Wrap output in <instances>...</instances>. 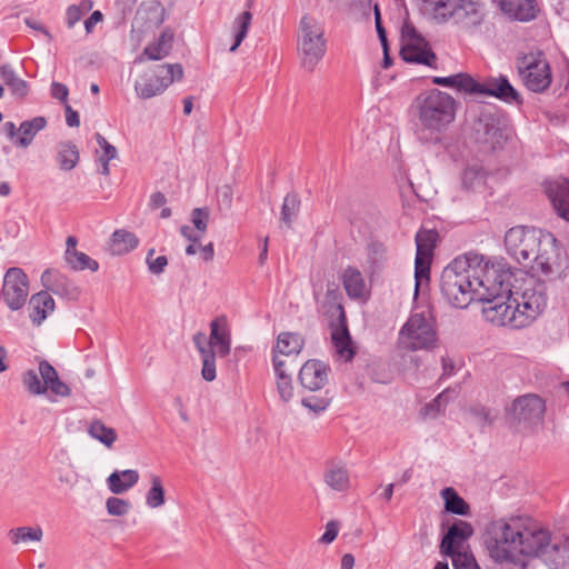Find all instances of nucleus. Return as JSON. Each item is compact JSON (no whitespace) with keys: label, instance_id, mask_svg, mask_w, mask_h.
<instances>
[{"label":"nucleus","instance_id":"38","mask_svg":"<svg viewBox=\"0 0 569 569\" xmlns=\"http://www.w3.org/2000/svg\"><path fill=\"white\" fill-rule=\"evenodd\" d=\"M57 162L61 170L70 171L77 167L80 156L77 146L70 141L57 146Z\"/></svg>","mask_w":569,"mask_h":569},{"label":"nucleus","instance_id":"14","mask_svg":"<svg viewBox=\"0 0 569 569\" xmlns=\"http://www.w3.org/2000/svg\"><path fill=\"white\" fill-rule=\"evenodd\" d=\"M479 301L485 303L482 308L483 317L492 325L501 327L508 326L513 329L525 328L523 323L517 322L519 310L513 299L510 298V293L497 296L496 298L488 297V300Z\"/></svg>","mask_w":569,"mask_h":569},{"label":"nucleus","instance_id":"8","mask_svg":"<svg viewBox=\"0 0 569 569\" xmlns=\"http://www.w3.org/2000/svg\"><path fill=\"white\" fill-rule=\"evenodd\" d=\"M473 137L483 149L495 151L506 143L508 137L503 117L492 108H482L472 124Z\"/></svg>","mask_w":569,"mask_h":569},{"label":"nucleus","instance_id":"39","mask_svg":"<svg viewBox=\"0 0 569 569\" xmlns=\"http://www.w3.org/2000/svg\"><path fill=\"white\" fill-rule=\"evenodd\" d=\"M487 172L480 164H470L466 167L461 174L462 188L468 191H476L486 183Z\"/></svg>","mask_w":569,"mask_h":569},{"label":"nucleus","instance_id":"32","mask_svg":"<svg viewBox=\"0 0 569 569\" xmlns=\"http://www.w3.org/2000/svg\"><path fill=\"white\" fill-rule=\"evenodd\" d=\"M46 126L47 119L42 116L22 121L18 128L19 134L17 136L16 144L20 148H28L37 133L43 130Z\"/></svg>","mask_w":569,"mask_h":569},{"label":"nucleus","instance_id":"5","mask_svg":"<svg viewBox=\"0 0 569 569\" xmlns=\"http://www.w3.org/2000/svg\"><path fill=\"white\" fill-rule=\"evenodd\" d=\"M470 268L468 253L455 258L440 277V290L443 298L456 308H467L477 301L476 288Z\"/></svg>","mask_w":569,"mask_h":569},{"label":"nucleus","instance_id":"18","mask_svg":"<svg viewBox=\"0 0 569 569\" xmlns=\"http://www.w3.org/2000/svg\"><path fill=\"white\" fill-rule=\"evenodd\" d=\"M546 411L545 401L537 395H525L518 397L511 406L510 413L519 423L533 427L540 423Z\"/></svg>","mask_w":569,"mask_h":569},{"label":"nucleus","instance_id":"47","mask_svg":"<svg viewBox=\"0 0 569 569\" xmlns=\"http://www.w3.org/2000/svg\"><path fill=\"white\" fill-rule=\"evenodd\" d=\"M300 209V198L297 192L288 193L281 207V220L290 227Z\"/></svg>","mask_w":569,"mask_h":569},{"label":"nucleus","instance_id":"30","mask_svg":"<svg viewBox=\"0 0 569 569\" xmlns=\"http://www.w3.org/2000/svg\"><path fill=\"white\" fill-rule=\"evenodd\" d=\"M42 284L54 295L70 297L77 293V288L58 270L47 269L41 274Z\"/></svg>","mask_w":569,"mask_h":569},{"label":"nucleus","instance_id":"27","mask_svg":"<svg viewBox=\"0 0 569 569\" xmlns=\"http://www.w3.org/2000/svg\"><path fill=\"white\" fill-rule=\"evenodd\" d=\"M54 300L48 291H40L31 296L28 309L33 325L40 326L49 313L54 310Z\"/></svg>","mask_w":569,"mask_h":569},{"label":"nucleus","instance_id":"55","mask_svg":"<svg viewBox=\"0 0 569 569\" xmlns=\"http://www.w3.org/2000/svg\"><path fill=\"white\" fill-rule=\"evenodd\" d=\"M154 254V249H150L147 253L146 262L148 264V269L153 274H160L163 272L166 266L168 264V259L166 256H159L157 258H152Z\"/></svg>","mask_w":569,"mask_h":569},{"label":"nucleus","instance_id":"57","mask_svg":"<svg viewBox=\"0 0 569 569\" xmlns=\"http://www.w3.org/2000/svg\"><path fill=\"white\" fill-rule=\"evenodd\" d=\"M277 389L282 401L288 402L293 397V386L290 376L277 378Z\"/></svg>","mask_w":569,"mask_h":569},{"label":"nucleus","instance_id":"31","mask_svg":"<svg viewBox=\"0 0 569 569\" xmlns=\"http://www.w3.org/2000/svg\"><path fill=\"white\" fill-rule=\"evenodd\" d=\"M138 481L139 473L137 470H116L107 478V486L113 495H122L134 487Z\"/></svg>","mask_w":569,"mask_h":569},{"label":"nucleus","instance_id":"23","mask_svg":"<svg viewBox=\"0 0 569 569\" xmlns=\"http://www.w3.org/2000/svg\"><path fill=\"white\" fill-rule=\"evenodd\" d=\"M472 535L473 528L471 523L465 520H456L442 537L440 552L442 555H451L453 550H458Z\"/></svg>","mask_w":569,"mask_h":569},{"label":"nucleus","instance_id":"46","mask_svg":"<svg viewBox=\"0 0 569 569\" xmlns=\"http://www.w3.org/2000/svg\"><path fill=\"white\" fill-rule=\"evenodd\" d=\"M64 259L73 270L80 271L89 269L94 272L99 269V263L96 260L91 259L87 253L78 250L72 251Z\"/></svg>","mask_w":569,"mask_h":569},{"label":"nucleus","instance_id":"26","mask_svg":"<svg viewBox=\"0 0 569 569\" xmlns=\"http://www.w3.org/2000/svg\"><path fill=\"white\" fill-rule=\"evenodd\" d=\"M546 192L558 216L569 222V181H551L547 184Z\"/></svg>","mask_w":569,"mask_h":569},{"label":"nucleus","instance_id":"15","mask_svg":"<svg viewBox=\"0 0 569 569\" xmlns=\"http://www.w3.org/2000/svg\"><path fill=\"white\" fill-rule=\"evenodd\" d=\"M486 18V7L478 0H457L449 14V20L468 33L477 32Z\"/></svg>","mask_w":569,"mask_h":569},{"label":"nucleus","instance_id":"29","mask_svg":"<svg viewBox=\"0 0 569 569\" xmlns=\"http://www.w3.org/2000/svg\"><path fill=\"white\" fill-rule=\"evenodd\" d=\"M174 33L170 28H166L159 36V38L149 43L144 49L141 56L138 58V61H143V59L148 60H161L169 56L172 44H173Z\"/></svg>","mask_w":569,"mask_h":569},{"label":"nucleus","instance_id":"17","mask_svg":"<svg viewBox=\"0 0 569 569\" xmlns=\"http://www.w3.org/2000/svg\"><path fill=\"white\" fill-rule=\"evenodd\" d=\"M438 240V232L432 229H421L416 234L415 277L417 287L422 280H429L430 264Z\"/></svg>","mask_w":569,"mask_h":569},{"label":"nucleus","instance_id":"22","mask_svg":"<svg viewBox=\"0 0 569 569\" xmlns=\"http://www.w3.org/2000/svg\"><path fill=\"white\" fill-rule=\"evenodd\" d=\"M322 477L323 482L336 492H346L351 487L350 472L342 460H328Z\"/></svg>","mask_w":569,"mask_h":569},{"label":"nucleus","instance_id":"28","mask_svg":"<svg viewBox=\"0 0 569 569\" xmlns=\"http://www.w3.org/2000/svg\"><path fill=\"white\" fill-rule=\"evenodd\" d=\"M0 77L11 96L18 101H24L30 93V83L20 78L11 64L0 66Z\"/></svg>","mask_w":569,"mask_h":569},{"label":"nucleus","instance_id":"41","mask_svg":"<svg viewBox=\"0 0 569 569\" xmlns=\"http://www.w3.org/2000/svg\"><path fill=\"white\" fill-rule=\"evenodd\" d=\"M43 537V530L40 526H22L12 528L8 531V538L12 545L40 542Z\"/></svg>","mask_w":569,"mask_h":569},{"label":"nucleus","instance_id":"53","mask_svg":"<svg viewBox=\"0 0 569 569\" xmlns=\"http://www.w3.org/2000/svg\"><path fill=\"white\" fill-rule=\"evenodd\" d=\"M202 369L201 376L206 381L216 379V351L201 356Z\"/></svg>","mask_w":569,"mask_h":569},{"label":"nucleus","instance_id":"25","mask_svg":"<svg viewBox=\"0 0 569 569\" xmlns=\"http://www.w3.org/2000/svg\"><path fill=\"white\" fill-rule=\"evenodd\" d=\"M499 4L505 14L520 22L531 21L539 13L537 0H499Z\"/></svg>","mask_w":569,"mask_h":569},{"label":"nucleus","instance_id":"21","mask_svg":"<svg viewBox=\"0 0 569 569\" xmlns=\"http://www.w3.org/2000/svg\"><path fill=\"white\" fill-rule=\"evenodd\" d=\"M338 322L332 326L331 340L336 352L346 361L355 357V350L351 347V337L347 326V317L342 305L337 306Z\"/></svg>","mask_w":569,"mask_h":569},{"label":"nucleus","instance_id":"35","mask_svg":"<svg viewBox=\"0 0 569 569\" xmlns=\"http://www.w3.org/2000/svg\"><path fill=\"white\" fill-rule=\"evenodd\" d=\"M367 260L372 274L382 271L388 261V249L385 243L370 240L367 244Z\"/></svg>","mask_w":569,"mask_h":569},{"label":"nucleus","instance_id":"33","mask_svg":"<svg viewBox=\"0 0 569 569\" xmlns=\"http://www.w3.org/2000/svg\"><path fill=\"white\" fill-rule=\"evenodd\" d=\"M305 347V338L298 332L284 331L278 335L273 352L284 356L299 355Z\"/></svg>","mask_w":569,"mask_h":569},{"label":"nucleus","instance_id":"3","mask_svg":"<svg viewBox=\"0 0 569 569\" xmlns=\"http://www.w3.org/2000/svg\"><path fill=\"white\" fill-rule=\"evenodd\" d=\"M520 518L492 520L487 525L483 540L490 557L496 562L518 563L517 553L538 556L549 545L543 530H521Z\"/></svg>","mask_w":569,"mask_h":569},{"label":"nucleus","instance_id":"16","mask_svg":"<svg viewBox=\"0 0 569 569\" xmlns=\"http://www.w3.org/2000/svg\"><path fill=\"white\" fill-rule=\"evenodd\" d=\"M29 286L27 274L22 269L9 268L3 277L0 298L11 310L21 309L28 297Z\"/></svg>","mask_w":569,"mask_h":569},{"label":"nucleus","instance_id":"11","mask_svg":"<svg viewBox=\"0 0 569 569\" xmlns=\"http://www.w3.org/2000/svg\"><path fill=\"white\" fill-rule=\"evenodd\" d=\"M182 78L183 69L180 63L158 66L136 81L134 90L139 98L150 99L161 94L173 81H179Z\"/></svg>","mask_w":569,"mask_h":569},{"label":"nucleus","instance_id":"9","mask_svg":"<svg viewBox=\"0 0 569 569\" xmlns=\"http://www.w3.org/2000/svg\"><path fill=\"white\" fill-rule=\"evenodd\" d=\"M402 347L410 351L430 350L437 345V332L430 318L423 313H413L399 333Z\"/></svg>","mask_w":569,"mask_h":569},{"label":"nucleus","instance_id":"54","mask_svg":"<svg viewBox=\"0 0 569 569\" xmlns=\"http://www.w3.org/2000/svg\"><path fill=\"white\" fill-rule=\"evenodd\" d=\"M447 402H448V390H445L443 392L438 395L431 402H429L423 408L425 416L432 417V418L436 417L443 410Z\"/></svg>","mask_w":569,"mask_h":569},{"label":"nucleus","instance_id":"44","mask_svg":"<svg viewBox=\"0 0 569 569\" xmlns=\"http://www.w3.org/2000/svg\"><path fill=\"white\" fill-rule=\"evenodd\" d=\"M252 14L249 10L241 12L233 21L234 42L229 51L234 52L247 37L249 27L251 24Z\"/></svg>","mask_w":569,"mask_h":569},{"label":"nucleus","instance_id":"62","mask_svg":"<svg viewBox=\"0 0 569 569\" xmlns=\"http://www.w3.org/2000/svg\"><path fill=\"white\" fill-rule=\"evenodd\" d=\"M136 3L137 0H116L114 7L119 12L121 19H124L127 14H129L132 11Z\"/></svg>","mask_w":569,"mask_h":569},{"label":"nucleus","instance_id":"6","mask_svg":"<svg viewBox=\"0 0 569 569\" xmlns=\"http://www.w3.org/2000/svg\"><path fill=\"white\" fill-rule=\"evenodd\" d=\"M552 281L532 272L526 274L519 286L512 284L509 293L519 310L517 322L528 327L543 312L548 301V283Z\"/></svg>","mask_w":569,"mask_h":569},{"label":"nucleus","instance_id":"49","mask_svg":"<svg viewBox=\"0 0 569 569\" xmlns=\"http://www.w3.org/2000/svg\"><path fill=\"white\" fill-rule=\"evenodd\" d=\"M330 400L326 391L325 396H308L302 398L301 405L315 413H320L329 407Z\"/></svg>","mask_w":569,"mask_h":569},{"label":"nucleus","instance_id":"36","mask_svg":"<svg viewBox=\"0 0 569 569\" xmlns=\"http://www.w3.org/2000/svg\"><path fill=\"white\" fill-rule=\"evenodd\" d=\"M139 244L137 236L127 230H116L112 233L110 250L112 254L122 256L136 249Z\"/></svg>","mask_w":569,"mask_h":569},{"label":"nucleus","instance_id":"4","mask_svg":"<svg viewBox=\"0 0 569 569\" xmlns=\"http://www.w3.org/2000/svg\"><path fill=\"white\" fill-rule=\"evenodd\" d=\"M477 300H488L511 292L512 279L517 281L513 269L503 259L485 260L483 256L468 253Z\"/></svg>","mask_w":569,"mask_h":569},{"label":"nucleus","instance_id":"34","mask_svg":"<svg viewBox=\"0 0 569 569\" xmlns=\"http://www.w3.org/2000/svg\"><path fill=\"white\" fill-rule=\"evenodd\" d=\"M343 288L351 299L363 297L366 283L361 272L356 267H347L342 273Z\"/></svg>","mask_w":569,"mask_h":569},{"label":"nucleus","instance_id":"1","mask_svg":"<svg viewBox=\"0 0 569 569\" xmlns=\"http://www.w3.org/2000/svg\"><path fill=\"white\" fill-rule=\"evenodd\" d=\"M507 253L523 267L549 280L561 278L567 268L557 239L540 229L517 226L505 234Z\"/></svg>","mask_w":569,"mask_h":569},{"label":"nucleus","instance_id":"37","mask_svg":"<svg viewBox=\"0 0 569 569\" xmlns=\"http://www.w3.org/2000/svg\"><path fill=\"white\" fill-rule=\"evenodd\" d=\"M440 496L445 501V510L447 512L468 516L470 513V507L463 498H461L457 490L452 487H446L440 491Z\"/></svg>","mask_w":569,"mask_h":569},{"label":"nucleus","instance_id":"48","mask_svg":"<svg viewBox=\"0 0 569 569\" xmlns=\"http://www.w3.org/2000/svg\"><path fill=\"white\" fill-rule=\"evenodd\" d=\"M92 8L91 0H83L80 6L71 4L67 8V26L69 29L73 28L77 22L82 18L83 11H88Z\"/></svg>","mask_w":569,"mask_h":569},{"label":"nucleus","instance_id":"20","mask_svg":"<svg viewBox=\"0 0 569 569\" xmlns=\"http://www.w3.org/2000/svg\"><path fill=\"white\" fill-rule=\"evenodd\" d=\"M329 372L330 368L325 362L310 359L301 367L298 379L305 389L318 391L328 382Z\"/></svg>","mask_w":569,"mask_h":569},{"label":"nucleus","instance_id":"60","mask_svg":"<svg viewBox=\"0 0 569 569\" xmlns=\"http://www.w3.org/2000/svg\"><path fill=\"white\" fill-rule=\"evenodd\" d=\"M193 343L199 351L200 356L213 352L210 340L207 339L206 335L198 332L193 336Z\"/></svg>","mask_w":569,"mask_h":569},{"label":"nucleus","instance_id":"52","mask_svg":"<svg viewBox=\"0 0 569 569\" xmlns=\"http://www.w3.org/2000/svg\"><path fill=\"white\" fill-rule=\"evenodd\" d=\"M210 212L208 208H194L191 213V221L199 234L207 230Z\"/></svg>","mask_w":569,"mask_h":569},{"label":"nucleus","instance_id":"64","mask_svg":"<svg viewBox=\"0 0 569 569\" xmlns=\"http://www.w3.org/2000/svg\"><path fill=\"white\" fill-rule=\"evenodd\" d=\"M64 112H66V123L69 127H79L80 119L79 113L71 108L69 103L64 104Z\"/></svg>","mask_w":569,"mask_h":569},{"label":"nucleus","instance_id":"2","mask_svg":"<svg viewBox=\"0 0 569 569\" xmlns=\"http://www.w3.org/2000/svg\"><path fill=\"white\" fill-rule=\"evenodd\" d=\"M458 101L448 92L428 89L413 98L408 116L416 139L437 144L456 120Z\"/></svg>","mask_w":569,"mask_h":569},{"label":"nucleus","instance_id":"51","mask_svg":"<svg viewBox=\"0 0 569 569\" xmlns=\"http://www.w3.org/2000/svg\"><path fill=\"white\" fill-rule=\"evenodd\" d=\"M446 556L451 558L452 566L455 569H473L477 567L473 557L468 555L467 552L453 550L451 555Z\"/></svg>","mask_w":569,"mask_h":569},{"label":"nucleus","instance_id":"59","mask_svg":"<svg viewBox=\"0 0 569 569\" xmlns=\"http://www.w3.org/2000/svg\"><path fill=\"white\" fill-rule=\"evenodd\" d=\"M50 94L53 99H57L63 103V106L68 103L69 89L66 84L58 81H52L50 86Z\"/></svg>","mask_w":569,"mask_h":569},{"label":"nucleus","instance_id":"61","mask_svg":"<svg viewBox=\"0 0 569 569\" xmlns=\"http://www.w3.org/2000/svg\"><path fill=\"white\" fill-rule=\"evenodd\" d=\"M375 22H376V30H377L379 40L381 42L382 49H383V51H387L388 50V40H387L386 30L381 22V14H380L378 4L375 6Z\"/></svg>","mask_w":569,"mask_h":569},{"label":"nucleus","instance_id":"43","mask_svg":"<svg viewBox=\"0 0 569 569\" xmlns=\"http://www.w3.org/2000/svg\"><path fill=\"white\" fill-rule=\"evenodd\" d=\"M88 433L108 448H111L117 440L116 430L107 427L101 420L92 421L88 428Z\"/></svg>","mask_w":569,"mask_h":569},{"label":"nucleus","instance_id":"56","mask_svg":"<svg viewBox=\"0 0 569 569\" xmlns=\"http://www.w3.org/2000/svg\"><path fill=\"white\" fill-rule=\"evenodd\" d=\"M96 141L102 150V153L98 156V160H112L117 158L118 151L114 146L108 142V140L99 132L94 134Z\"/></svg>","mask_w":569,"mask_h":569},{"label":"nucleus","instance_id":"40","mask_svg":"<svg viewBox=\"0 0 569 569\" xmlns=\"http://www.w3.org/2000/svg\"><path fill=\"white\" fill-rule=\"evenodd\" d=\"M473 80L475 79L470 74L459 72L449 77H433L432 83L442 87L456 88L460 92L472 94L471 87H473Z\"/></svg>","mask_w":569,"mask_h":569},{"label":"nucleus","instance_id":"13","mask_svg":"<svg viewBox=\"0 0 569 569\" xmlns=\"http://www.w3.org/2000/svg\"><path fill=\"white\" fill-rule=\"evenodd\" d=\"M402 47L400 57L408 63L423 64L436 68L437 56L425 38L411 23H405L401 29Z\"/></svg>","mask_w":569,"mask_h":569},{"label":"nucleus","instance_id":"63","mask_svg":"<svg viewBox=\"0 0 569 569\" xmlns=\"http://www.w3.org/2000/svg\"><path fill=\"white\" fill-rule=\"evenodd\" d=\"M337 536L338 526L333 521H330L327 523L326 531L321 536L320 541L323 543H330L337 538Z\"/></svg>","mask_w":569,"mask_h":569},{"label":"nucleus","instance_id":"19","mask_svg":"<svg viewBox=\"0 0 569 569\" xmlns=\"http://www.w3.org/2000/svg\"><path fill=\"white\" fill-rule=\"evenodd\" d=\"M472 94H485L495 97L503 102L508 103H521V97L518 91L511 86L509 80L500 76L498 78H488L483 82L473 80V87H471Z\"/></svg>","mask_w":569,"mask_h":569},{"label":"nucleus","instance_id":"58","mask_svg":"<svg viewBox=\"0 0 569 569\" xmlns=\"http://www.w3.org/2000/svg\"><path fill=\"white\" fill-rule=\"evenodd\" d=\"M150 17L148 18L153 26L159 27L166 20V9L160 1H152L148 7Z\"/></svg>","mask_w":569,"mask_h":569},{"label":"nucleus","instance_id":"10","mask_svg":"<svg viewBox=\"0 0 569 569\" xmlns=\"http://www.w3.org/2000/svg\"><path fill=\"white\" fill-rule=\"evenodd\" d=\"M39 375L41 379L32 369L22 373V385L30 395H44L47 390H50L58 397H69L71 395L70 387L60 380L58 371L47 360L39 362Z\"/></svg>","mask_w":569,"mask_h":569},{"label":"nucleus","instance_id":"24","mask_svg":"<svg viewBox=\"0 0 569 569\" xmlns=\"http://www.w3.org/2000/svg\"><path fill=\"white\" fill-rule=\"evenodd\" d=\"M210 343L216 353L224 358L231 350V335L226 316H219L210 323Z\"/></svg>","mask_w":569,"mask_h":569},{"label":"nucleus","instance_id":"50","mask_svg":"<svg viewBox=\"0 0 569 569\" xmlns=\"http://www.w3.org/2000/svg\"><path fill=\"white\" fill-rule=\"evenodd\" d=\"M106 508L109 515L121 517L130 511L131 503L121 498L109 497L106 501Z\"/></svg>","mask_w":569,"mask_h":569},{"label":"nucleus","instance_id":"45","mask_svg":"<svg viewBox=\"0 0 569 569\" xmlns=\"http://www.w3.org/2000/svg\"><path fill=\"white\" fill-rule=\"evenodd\" d=\"M151 487L146 495V503L150 508H159L164 503V488L157 475H150Z\"/></svg>","mask_w":569,"mask_h":569},{"label":"nucleus","instance_id":"12","mask_svg":"<svg viewBox=\"0 0 569 569\" xmlns=\"http://www.w3.org/2000/svg\"><path fill=\"white\" fill-rule=\"evenodd\" d=\"M518 72L532 92H543L551 83V69L542 52L529 53L518 59Z\"/></svg>","mask_w":569,"mask_h":569},{"label":"nucleus","instance_id":"7","mask_svg":"<svg viewBox=\"0 0 569 569\" xmlns=\"http://www.w3.org/2000/svg\"><path fill=\"white\" fill-rule=\"evenodd\" d=\"M298 54L301 67L312 72L326 53V39L322 26L312 17L303 16L299 23Z\"/></svg>","mask_w":569,"mask_h":569},{"label":"nucleus","instance_id":"42","mask_svg":"<svg viewBox=\"0 0 569 569\" xmlns=\"http://www.w3.org/2000/svg\"><path fill=\"white\" fill-rule=\"evenodd\" d=\"M457 0H421L423 9L438 22L449 21V14Z\"/></svg>","mask_w":569,"mask_h":569}]
</instances>
